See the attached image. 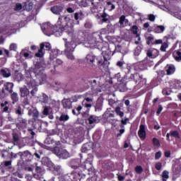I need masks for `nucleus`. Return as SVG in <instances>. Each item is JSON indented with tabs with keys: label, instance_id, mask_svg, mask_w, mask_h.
Here are the masks:
<instances>
[{
	"label": "nucleus",
	"instance_id": "1",
	"mask_svg": "<svg viewBox=\"0 0 181 181\" xmlns=\"http://www.w3.org/2000/svg\"><path fill=\"white\" fill-rule=\"evenodd\" d=\"M30 77L25 80L27 81V86L30 90V94L32 97H35L36 93H37V87L40 86V84H45L46 83V80L47 78V75L45 74V70L41 69V71H34V72H30Z\"/></svg>",
	"mask_w": 181,
	"mask_h": 181
},
{
	"label": "nucleus",
	"instance_id": "2",
	"mask_svg": "<svg viewBox=\"0 0 181 181\" xmlns=\"http://www.w3.org/2000/svg\"><path fill=\"white\" fill-rule=\"evenodd\" d=\"M139 80H141V76H139V74H132L127 77V80H126L124 83L119 86V91H121V93H124L127 90H132V88L135 87V84L138 83Z\"/></svg>",
	"mask_w": 181,
	"mask_h": 181
},
{
	"label": "nucleus",
	"instance_id": "3",
	"mask_svg": "<svg viewBox=\"0 0 181 181\" xmlns=\"http://www.w3.org/2000/svg\"><path fill=\"white\" fill-rule=\"evenodd\" d=\"M102 54L103 56L104 62H103V59L100 58L101 63L100 64H98V66H100V69L102 71L107 72L109 69L110 66V62L109 60H111V57L114 54V52L112 51L107 49V51H103Z\"/></svg>",
	"mask_w": 181,
	"mask_h": 181
},
{
	"label": "nucleus",
	"instance_id": "4",
	"mask_svg": "<svg viewBox=\"0 0 181 181\" xmlns=\"http://www.w3.org/2000/svg\"><path fill=\"white\" fill-rule=\"evenodd\" d=\"M41 28L43 33L47 35V36H49V35H54L59 37V36H62V33L60 31V29H59L57 25H50L45 23L41 27Z\"/></svg>",
	"mask_w": 181,
	"mask_h": 181
},
{
	"label": "nucleus",
	"instance_id": "5",
	"mask_svg": "<svg viewBox=\"0 0 181 181\" xmlns=\"http://www.w3.org/2000/svg\"><path fill=\"white\" fill-rule=\"evenodd\" d=\"M69 165L74 169L73 173L75 176H81L83 171L81 168V161L79 159H72L69 163Z\"/></svg>",
	"mask_w": 181,
	"mask_h": 181
},
{
	"label": "nucleus",
	"instance_id": "6",
	"mask_svg": "<svg viewBox=\"0 0 181 181\" xmlns=\"http://www.w3.org/2000/svg\"><path fill=\"white\" fill-rule=\"evenodd\" d=\"M69 21H70V18L67 16H61L59 17L58 21L57 22V25H58V29H59V32H62L63 34V32L69 28V25H70L69 23Z\"/></svg>",
	"mask_w": 181,
	"mask_h": 181
},
{
	"label": "nucleus",
	"instance_id": "7",
	"mask_svg": "<svg viewBox=\"0 0 181 181\" xmlns=\"http://www.w3.org/2000/svg\"><path fill=\"white\" fill-rule=\"evenodd\" d=\"M65 42V56H66L67 59L69 60H74L76 58L74 55H73V52H74V47L73 45L69 42H67L66 38H64Z\"/></svg>",
	"mask_w": 181,
	"mask_h": 181
},
{
	"label": "nucleus",
	"instance_id": "8",
	"mask_svg": "<svg viewBox=\"0 0 181 181\" xmlns=\"http://www.w3.org/2000/svg\"><path fill=\"white\" fill-rule=\"evenodd\" d=\"M54 152L59 159H69L70 158V153L62 147L56 146Z\"/></svg>",
	"mask_w": 181,
	"mask_h": 181
},
{
	"label": "nucleus",
	"instance_id": "9",
	"mask_svg": "<svg viewBox=\"0 0 181 181\" xmlns=\"http://www.w3.org/2000/svg\"><path fill=\"white\" fill-rule=\"evenodd\" d=\"M101 37L98 33H93L91 36L88 40V43H86V47H90L93 49V47H95L97 46V42H100V38Z\"/></svg>",
	"mask_w": 181,
	"mask_h": 181
},
{
	"label": "nucleus",
	"instance_id": "10",
	"mask_svg": "<svg viewBox=\"0 0 181 181\" xmlns=\"http://www.w3.org/2000/svg\"><path fill=\"white\" fill-rule=\"evenodd\" d=\"M52 49V45L49 42H42L40 45V49L38 52L35 53V57H43L45 50H50Z\"/></svg>",
	"mask_w": 181,
	"mask_h": 181
},
{
	"label": "nucleus",
	"instance_id": "11",
	"mask_svg": "<svg viewBox=\"0 0 181 181\" xmlns=\"http://www.w3.org/2000/svg\"><path fill=\"white\" fill-rule=\"evenodd\" d=\"M47 165L49 168V170H52V173L55 176H60L63 173V170H62V166L54 165L52 161H48Z\"/></svg>",
	"mask_w": 181,
	"mask_h": 181
},
{
	"label": "nucleus",
	"instance_id": "12",
	"mask_svg": "<svg viewBox=\"0 0 181 181\" xmlns=\"http://www.w3.org/2000/svg\"><path fill=\"white\" fill-rule=\"evenodd\" d=\"M151 66H153V62L149 61L148 57H146L142 62H139L138 69L142 71L147 70L148 67H151Z\"/></svg>",
	"mask_w": 181,
	"mask_h": 181
},
{
	"label": "nucleus",
	"instance_id": "13",
	"mask_svg": "<svg viewBox=\"0 0 181 181\" xmlns=\"http://www.w3.org/2000/svg\"><path fill=\"white\" fill-rule=\"evenodd\" d=\"M71 16L76 25H80V21H83L86 18V14L83 11H80L71 14Z\"/></svg>",
	"mask_w": 181,
	"mask_h": 181
},
{
	"label": "nucleus",
	"instance_id": "14",
	"mask_svg": "<svg viewBox=\"0 0 181 181\" xmlns=\"http://www.w3.org/2000/svg\"><path fill=\"white\" fill-rule=\"evenodd\" d=\"M14 84L12 82H7L4 84L1 90V93L4 95H8V94H12L13 93Z\"/></svg>",
	"mask_w": 181,
	"mask_h": 181
},
{
	"label": "nucleus",
	"instance_id": "15",
	"mask_svg": "<svg viewBox=\"0 0 181 181\" xmlns=\"http://www.w3.org/2000/svg\"><path fill=\"white\" fill-rule=\"evenodd\" d=\"M116 66L121 69L122 71L127 74H129L131 73V66H128V64L125 63L123 60L118 61L116 64Z\"/></svg>",
	"mask_w": 181,
	"mask_h": 181
},
{
	"label": "nucleus",
	"instance_id": "16",
	"mask_svg": "<svg viewBox=\"0 0 181 181\" xmlns=\"http://www.w3.org/2000/svg\"><path fill=\"white\" fill-rule=\"evenodd\" d=\"M21 160H23L24 163H29L33 160V155L30 153L29 151H23L21 154Z\"/></svg>",
	"mask_w": 181,
	"mask_h": 181
},
{
	"label": "nucleus",
	"instance_id": "17",
	"mask_svg": "<svg viewBox=\"0 0 181 181\" xmlns=\"http://www.w3.org/2000/svg\"><path fill=\"white\" fill-rule=\"evenodd\" d=\"M77 4L81 8H88V6L94 8V6H95L94 0H78Z\"/></svg>",
	"mask_w": 181,
	"mask_h": 181
},
{
	"label": "nucleus",
	"instance_id": "18",
	"mask_svg": "<svg viewBox=\"0 0 181 181\" xmlns=\"http://www.w3.org/2000/svg\"><path fill=\"white\" fill-rule=\"evenodd\" d=\"M64 9V4L62 3L57 4L56 5L51 7L50 11L54 15H60Z\"/></svg>",
	"mask_w": 181,
	"mask_h": 181
},
{
	"label": "nucleus",
	"instance_id": "19",
	"mask_svg": "<svg viewBox=\"0 0 181 181\" xmlns=\"http://www.w3.org/2000/svg\"><path fill=\"white\" fill-rule=\"evenodd\" d=\"M86 60L88 63H91L94 65H95V63L96 64H101L102 63L101 57H97L93 55V54H88V55H86Z\"/></svg>",
	"mask_w": 181,
	"mask_h": 181
},
{
	"label": "nucleus",
	"instance_id": "20",
	"mask_svg": "<svg viewBox=\"0 0 181 181\" xmlns=\"http://www.w3.org/2000/svg\"><path fill=\"white\" fill-rule=\"evenodd\" d=\"M35 170L36 173L34 174V177L36 179H41V177H43V175H45V169L37 166V163H35Z\"/></svg>",
	"mask_w": 181,
	"mask_h": 181
},
{
	"label": "nucleus",
	"instance_id": "21",
	"mask_svg": "<svg viewBox=\"0 0 181 181\" xmlns=\"http://www.w3.org/2000/svg\"><path fill=\"white\" fill-rule=\"evenodd\" d=\"M99 19L101 23H110V22H111L110 15L105 12V9L103 13H100Z\"/></svg>",
	"mask_w": 181,
	"mask_h": 181
},
{
	"label": "nucleus",
	"instance_id": "22",
	"mask_svg": "<svg viewBox=\"0 0 181 181\" xmlns=\"http://www.w3.org/2000/svg\"><path fill=\"white\" fill-rule=\"evenodd\" d=\"M73 102H71V98H64L62 100V105L63 106V108H65V110H71L73 108Z\"/></svg>",
	"mask_w": 181,
	"mask_h": 181
},
{
	"label": "nucleus",
	"instance_id": "23",
	"mask_svg": "<svg viewBox=\"0 0 181 181\" xmlns=\"http://www.w3.org/2000/svg\"><path fill=\"white\" fill-rule=\"evenodd\" d=\"M115 52H119L125 56V54H128V48L124 45H115Z\"/></svg>",
	"mask_w": 181,
	"mask_h": 181
},
{
	"label": "nucleus",
	"instance_id": "24",
	"mask_svg": "<svg viewBox=\"0 0 181 181\" xmlns=\"http://www.w3.org/2000/svg\"><path fill=\"white\" fill-rule=\"evenodd\" d=\"M138 136L140 139H146V130L145 124H140L139 129L138 131Z\"/></svg>",
	"mask_w": 181,
	"mask_h": 181
},
{
	"label": "nucleus",
	"instance_id": "25",
	"mask_svg": "<svg viewBox=\"0 0 181 181\" xmlns=\"http://www.w3.org/2000/svg\"><path fill=\"white\" fill-rule=\"evenodd\" d=\"M19 122L16 124L18 129H23L28 127V119H24L23 117H18Z\"/></svg>",
	"mask_w": 181,
	"mask_h": 181
},
{
	"label": "nucleus",
	"instance_id": "26",
	"mask_svg": "<svg viewBox=\"0 0 181 181\" xmlns=\"http://www.w3.org/2000/svg\"><path fill=\"white\" fill-rule=\"evenodd\" d=\"M28 114H30L33 117L31 119L32 122H36V121H39V117L40 115L39 114V111L37 109H33V110H30Z\"/></svg>",
	"mask_w": 181,
	"mask_h": 181
},
{
	"label": "nucleus",
	"instance_id": "27",
	"mask_svg": "<svg viewBox=\"0 0 181 181\" xmlns=\"http://www.w3.org/2000/svg\"><path fill=\"white\" fill-rule=\"evenodd\" d=\"M165 70L167 73V76H172V74H175V71H176V66L173 64H167L165 67Z\"/></svg>",
	"mask_w": 181,
	"mask_h": 181
},
{
	"label": "nucleus",
	"instance_id": "28",
	"mask_svg": "<svg viewBox=\"0 0 181 181\" xmlns=\"http://www.w3.org/2000/svg\"><path fill=\"white\" fill-rule=\"evenodd\" d=\"M173 173L175 177H180L181 166L179 164H175L173 167Z\"/></svg>",
	"mask_w": 181,
	"mask_h": 181
},
{
	"label": "nucleus",
	"instance_id": "29",
	"mask_svg": "<svg viewBox=\"0 0 181 181\" xmlns=\"http://www.w3.org/2000/svg\"><path fill=\"white\" fill-rule=\"evenodd\" d=\"M1 156L4 159L9 160L12 157V151H11V148L3 149L1 151Z\"/></svg>",
	"mask_w": 181,
	"mask_h": 181
},
{
	"label": "nucleus",
	"instance_id": "30",
	"mask_svg": "<svg viewBox=\"0 0 181 181\" xmlns=\"http://www.w3.org/2000/svg\"><path fill=\"white\" fill-rule=\"evenodd\" d=\"M12 141H13V145H16V146H19V145H21V137L19 136V134L16 132H13Z\"/></svg>",
	"mask_w": 181,
	"mask_h": 181
},
{
	"label": "nucleus",
	"instance_id": "31",
	"mask_svg": "<svg viewBox=\"0 0 181 181\" xmlns=\"http://www.w3.org/2000/svg\"><path fill=\"white\" fill-rule=\"evenodd\" d=\"M100 117H97L94 115H90L89 117H88L87 121H88L89 125H93V124H98L100 122Z\"/></svg>",
	"mask_w": 181,
	"mask_h": 181
},
{
	"label": "nucleus",
	"instance_id": "32",
	"mask_svg": "<svg viewBox=\"0 0 181 181\" xmlns=\"http://www.w3.org/2000/svg\"><path fill=\"white\" fill-rule=\"evenodd\" d=\"M115 78L117 79L119 83L124 84L128 80V75L126 74L122 76L120 73H118L115 75Z\"/></svg>",
	"mask_w": 181,
	"mask_h": 181
},
{
	"label": "nucleus",
	"instance_id": "33",
	"mask_svg": "<svg viewBox=\"0 0 181 181\" xmlns=\"http://www.w3.org/2000/svg\"><path fill=\"white\" fill-rule=\"evenodd\" d=\"M146 43L148 46L155 45V37L153 35L150 34L148 36L146 37Z\"/></svg>",
	"mask_w": 181,
	"mask_h": 181
},
{
	"label": "nucleus",
	"instance_id": "34",
	"mask_svg": "<svg viewBox=\"0 0 181 181\" xmlns=\"http://www.w3.org/2000/svg\"><path fill=\"white\" fill-rule=\"evenodd\" d=\"M119 23L120 26H124H124H128L129 25V20L127 19L125 16L122 15L119 18Z\"/></svg>",
	"mask_w": 181,
	"mask_h": 181
},
{
	"label": "nucleus",
	"instance_id": "35",
	"mask_svg": "<svg viewBox=\"0 0 181 181\" xmlns=\"http://www.w3.org/2000/svg\"><path fill=\"white\" fill-rule=\"evenodd\" d=\"M40 67H42V62L40 61H37L35 62L34 67L31 69L30 73H35V71H42V69H40Z\"/></svg>",
	"mask_w": 181,
	"mask_h": 181
},
{
	"label": "nucleus",
	"instance_id": "36",
	"mask_svg": "<svg viewBox=\"0 0 181 181\" xmlns=\"http://www.w3.org/2000/svg\"><path fill=\"white\" fill-rule=\"evenodd\" d=\"M21 97L24 98L25 97H28L29 95V89L25 86L23 88H20Z\"/></svg>",
	"mask_w": 181,
	"mask_h": 181
},
{
	"label": "nucleus",
	"instance_id": "37",
	"mask_svg": "<svg viewBox=\"0 0 181 181\" xmlns=\"http://www.w3.org/2000/svg\"><path fill=\"white\" fill-rule=\"evenodd\" d=\"M103 167L105 168V169H107V170H111V169L114 168V164L112 163V162H111V160H107L104 161Z\"/></svg>",
	"mask_w": 181,
	"mask_h": 181
},
{
	"label": "nucleus",
	"instance_id": "38",
	"mask_svg": "<svg viewBox=\"0 0 181 181\" xmlns=\"http://www.w3.org/2000/svg\"><path fill=\"white\" fill-rule=\"evenodd\" d=\"M119 127L121 129L119 130V133L116 134V138H121L122 134H125V124L121 123Z\"/></svg>",
	"mask_w": 181,
	"mask_h": 181
},
{
	"label": "nucleus",
	"instance_id": "39",
	"mask_svg": "<svg viewBox=\"0 0 181 181\" xmlns=\"http://www.w3.org/2000/svg\"><path fill=\"white\" fill-rule=\"evenodd\" d=\"M92 148L93 147L91 146H90V143L84 144L82 146L81 152L83 153H87V152H88V151H91Z\"/></svg>",
	"mask_w": 181,
	"mask_h": 181
},
{
	"label": "nucleus",
	"instance_id": "40",
	"mask_svg": "<svg viewBox=\"0 0 181 181\" xmlns=\"http://www.w3.org/2000/svg\"><path fill=\"white\" fill-rule=\"evenodd\" d=\"M98 83H97V80L93 79L90 81V88L93 91H98Z\"/></svg>",
	"mask_w": 181,
	"mask_h": 181
},
{
	"label": "nucleus",
	"instance_id": "41",
	"mask_svg": "<svg viewBox=\"0 0 181 181\" xmlns=\"http://www.w3.org/2000/svg\"><path fill=\"white\" fill-rule=\"evenodd\" d=\"M0 73L1 76H3V77H4L5 78H8L11 77V76H12V74H11V71H9V69H2L0 70Z\"/></svg>",
	"mask_w": 181,
	"mask_h": 181
},
{
	"label": "nucleus",
	"instance_id": "42",
	"mask_svg": "<svg viewBox=\"0 0 181 181\" xmlns=\"http://www.w3.org/2000/svg\"><path fill=\"white\" fill-rule=\"evenodd\" d=\"M11 98L12 100V104L14 105V104H16L18 101H19V96L18 95V93L13 92L11 95Z\"/></svg>",
	"mask_w": 181,
	"mask_h": 181
},
{
	"label": "nucleus",
	"instance_id": "43",
	"mask_svg": "<svg viewBox=\"0 0 181 181\" xmlns=\"http://www.w3.org/2000/svg\"><path fill=\"white\" fill-rule=\"evenodd\" d=\"M42 155L43 151L42 150L36 151L33 155V159H35V160H39Z\"/></svg>",
	"mask_w": 181,
	"mask_h": 181
},
{
	"label": "nucleus",
	"instance_id": "44",
	"mask_svg": "<svg viewBox=\"0 0 181 181\" xmlns=\"http://www.w3.org/2000/svg\"><path fill=\"white\" fill-rule=\"evenodd\" d=\"M173 56L175 62H181V52L176 50L173 52Z\"/></svg>",
	"mask_w": 181,
	"mask_h": 181
},
{
	"label": "nucleus",
	"instance_id": "45",
	"mask_svg": "<svg viewBox=\"0 0 181 181\" xmlns=\"http://www.w3.org/2000/svg\"><path fill=\"white\" fill-rule=\"evenodd\" d=\"M165 31V26L154 25V33H162Z\"/></svg>",
	"mask_w": 181,
	"mask_h": 181
},
{
	"label": "nucleus",
	"instance_id": "46",
	"mask_svg": "<svg viewBox=\"0 0 181 181\" xmlns=\"http://www.w3.org/2000/svg\"><path fill=\"white\" fill-rule=\"evenodd\" d=\"M106 30L108 33H114L115 32V27H114L111 22L107 23Z\"/></svg>",
	"mask_w": 181,
	"mask_h": 181
},
{
	"label": "nucleus",
	"instance_id": "47",
	"mask_svg": "<svg viewBox=\"0 0 181 181\" xmlns=\"http://www.w3.org/2000/svg\"><path fill=\"white\" fill-rule=\"evenodd\" d=\"M22 159V152H18L17 153H13V152L11 153V160H15V159Z\"/></svg>",
	"mask_w": 181,
	"mask_h": 181
},
{
	"label": "nucleus",
	"instance_id": "48",
	"mask_svg": "<svg viewBox=\"0 0 181 181\" xmlns=\"http://www.w3.org/2000/svg\"><path fill=\"white\" fill-rule=\"evenodd\" d=\"M170 136L175 138V139H180V134H179V132L177 130L170 131Z\"/></svg>",
	"mask_w": 181,
	"mask_h": 181
},
{
	"label": "nucleus",
	"instance_id": "49",
	"mask_svg": "<svg viewBox=\"0 0 181 181\" xmlns=\"http://www.w3.org/2000/svg\"><path fill=\"white\" fill-rule=\"evenodd\" d=\"M152 144L155 148H160V141H159L156 137L153 138Z\"/></svg>",
	"mask_w": 181,
	"mask_h": 181
},
{
	"label": "nucleus",
	"instance_id": "50",
	"mask_svg": "<svg viewBox=\"0 0 181 181\" xmlns=\"http://www.w3.org/2000/svg\"><path fill=\"white\" fill-rule=\"evenodd\" d=\"M168 47H169V44H168V42L167 40H165V42H164L161 44L160 50V52H166V49H168Z\"/></svg>",
	"mask_w": 181,
	"mask_h": 181
},
{
	"label": "nucleus",
	"instance_id": "51",
	"mask_svg": "<svg viewBox=\"0 0 181 181\" xmlns=\"http://www.w3.org/2000/svg\"><path fill=\"white\" fill-rule=\"evenodd\" d=\"M138 30H139V28L136 25H133L130 28V31L132 32L133 35H136V37L139 36Z\"/></svg>",
	"mask_w": 181,
	"mask_h": 181
},
{
	"label": "nucleus",
	"instance_id": "52",
	"mask_svg": "<svg viewBox=\"0 0 181 181\" xmlns=\"http://www.w3.org/2000/svg\"><path fill=\"white\" fill-rule=\"evenodd\" d=\"M162 93L163 95H170L172 93V89H170V88H165L162 90Z\"/></svg>",
	"mask_w": 181,
	"mask_h": 181
},
{
	"label": "nucleus",
	"instance_id": "53",
	"mask_svg": "<svg viewBox=\"0 0 181 181\" xmlns=\"http://www.w3.org/2000/svg\"><path fill=\"white\" fill-rule=\"evenodd\" d=\"M106 8L108 11H114V9H115V5H114L111 1H107Z\"/></svg>",
	"mask_w": 181,
	"mask_h": 181
},
{
	"label": "nucleus",
	"instance_id": "54",
	"mask_svg": "<svg viewBox=\"0 0 181 181\" xmlns=\"http://www.w3.org/2000/svg\"><path fill=\"white\" fill-rule=\"evenodd\" d=\"M115 112L117 115H119V117H120V118H122V117H124V112L121 111V107H119V106L116 107Z\"/></svg>",
	"mask_w": 181,
	"mask_h": 181
},
{
	"label": "nucleus",
	"instance_id": "55",
	"mask_svg": "<svg viewBox=\"0 0 181 181\" xmlns=\"http://www.w3.org/2000/svg\"><path fill=\"white\" fill-rule=\"evenodd\" d=\"M134 170H135L136 173H137V175H141V173H142V172H144V168L141 165H136L134 168Z\"/></svg>",
	"mask_w": 181,
	"mask_h": 181
},
{
	"label": "nucleus",
	"instance_id": "56",
	"mask_svg": "<svg viewBox=\"0 0 181 181\" xmlns=\"http://www.w3.org/2000/svg\"><path fill=\"white\" fill-rule=\"evenodd\" d=\"M55 140L52 137H47L45 139V144L47 145H53L54 144Z\"/></svg>",
	"mask_w": 181,
	"mask_h": 181
},
{
	"label": "nucleus",
	"instance_id": "57",
	"mask_svg": "<svg viewBox=\"0 0 181 181\" xmlns=\"http://www.w3.org/2000/svg\"><path fill=\"white\" fill-rule=\"evenodd\" d=\"M65 33H67L69 36H71L73 35V31H71V23L69 25L66 29L64 30Z\"/></svg>",
	"mask_w": 181,
	"mask_h": 181
},
{
	"label": "nucleus",
	"instance_id": "58",
	"mask_svg": "<svg viewBox=\"0 0 181 181\" xmlns=\"http://www.w3.org/2000/svg\"><path fill=\"white\" fill-rule=\"evenodd\" d=\"M163 181H166V179H169V171L164 170L162 173Z\"/></svg>",
	"mask_w": 181,
	"mask_h": 181
},
{
	"label": "nucleus",
	"instance_id": "59",
	"mask_svg": "<svg viewBox=\"0 0 181 181\" xmlns=\"http://www.w3.org/2000/svg\"><path fill=\"white\" fill-rule=\"evenodd\" d=\"M153 50H156L157 52V56H158V54H159V52L157 49H148L146 52L147 57H153Z\"/></svg>",
	"mask_w": 181,
	"mask_h": 181
},
{
	"label": "nucleus",
	"instance_id": "60",
	"mask_svg": "<svg viewBox=\"0 0 181 181\" xmlns=\"http://www.w3.org/2000/svg\"><path fill=\"white\" fill-rule=\"evenodd\" d=\"M70 119V117L68 115H62L59 117V121H69Z\"/></svg>",
	"mask_w": 181,
	"mask_h": 181
},
{
	"label": "nucleus",
	"instance_id": "61",
	"mask_svg": "<svg viewBox=\"0 0 181 181\" xmlns=\"http://www.w3.org/2000/svg\"><path fill=\"white\" fill-rule=\"evenodd\" d=\"M141 52H142V47H136L134 49V56H139L141 54Z\"/></svg>",
	"mask_w": 181,
	"mask_h": 181
},
{
	"label": "nucleus",
	"instance_id": "62",
	"mask_svg": "<svg viewBox=\"0 0 181 181\" xmlns=\"http://www.w3.org/2000/svg\"><path fill=\"white\" fill-rule=\"evenodd\" d=\"M42 103L44 104H47V103H49V96H47V95L43 93Z\"/></svg>",
	"mask_w": 181,
	"mask_h": 181
},
{
	"label": "nucleus",
	"instance_id": "63",
	"mask_svg": "<svg viewBox=\"0 0 181 181\" xmlns=\"http://www.w3.org/2000/svg\"><path fill=\"white\" fill-rule=\"evenodd\" d=\"M35 168H36V163L31 165L30 167H25V170H27V172H33Z\"/></svg>",
	"mask_w": 181,
	"mask_h": 181
},
{
	"label": "nucleus",
	"instance_id": "64",
	"mask_svg": "<svg viewBox=\"0 0 181 181\" xmlns=\"http://www.w3.org/2000/svg\"><path fill=\"white\" fill-rule=\"evenodd\" d=\"M84 168L86 170H90L93 168V163H84Z\"/></svg>",
	"mask_w": 181,
	"mask_h": 181
}]
</instances>
